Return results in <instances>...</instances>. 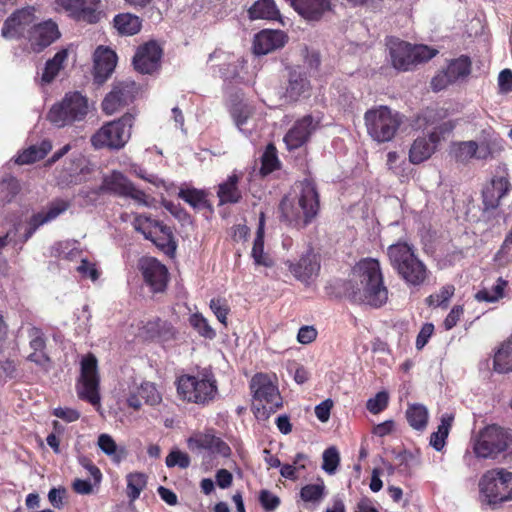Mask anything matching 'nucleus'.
Masks as SVG:
<instances>
[{
  "mask_svg": "<svg viewBox=\"0 0 512 512\" xmlns=\"http://www.w3.org/2000/svg\"><path fill=\"white\" fill-rule=\"evenodd\" d=\"M354 271L359 278V282L350 293L351 299L355 303L372 308L383 306L388 300V289L384 285L379 261L374 258L362 259L357 263Z\"/></svg>",
  "mask_w": 512,
  "mask_h": 512,
  "instance_id": "f257e3e1",
  "label": "nucleus"
},
{
  "mask_svg": "<svg viewBox=\"0 0 512 512\" xmlns=\"http://www.w3.org/2000/svg\"><path fill=\"white\" fill-rule=\"evenodd\" d=\"M319 210V195L315 185L305 180L302 183L301 194L297 202L283 197L279 204L281 221L297 228L307 226Z\"/></svg>",
  "mask_w": 512,
  "mask_h": 512,
  "instance_id": "f03ea898",
  "label": "nucleus"
},
{
  "mask_svg": "<svg viewBox=\"0 0 512 512\" xmlns=\"http://www.w3.org/2000/svg\"><path fill=\"white\" fill-rule=\"evenodd\" d=\"M389 262L399 277L410 286H420L428 278V269L412 244L399 241L387 248Z\"/></svg>",
  "mask_w": 512,
  "mask_h": 512,
  "instance_id": "7ed1b4c3",
  "label": "nucleus"
},
{
  "mask_svg": "<svg viewBox=\"0 0 512 512\" xmlns=\"http://www.w3.org/2000/svg\"><path fill=\"white\" fill-rule=\"evenodd\" d=\"M177 394L183 401L206 405L218 393L217 380L210 368L198 370L196 374H184L176 380Z\"/></svg>",
  "mask_w": 512,
  "mask_h": 512,
  "instance_id": "20e7f679",
  "label": "nucleus"
},
{
  "mask_svg": "<svg viewBox=\"0 0 512 512\" xmlns=\"http://www.w3.org/2000/svg\"><path fill=\"white\" fill-rule=\"evenodd\" d=\"M393 68L400 72L414 70L438 54V50L424 44H411L398 38H390L387 43Z\"/></svg>",
  "mask_w": 512,
  "mask_h": 512,
  "instance_id": "39448f33",
  "label": "nucleus"
},
{
  "mask_svg": "<svg viewBox=\"0 0 512 512\" xmlns=\"http://www.w3.org/2000/svg\"><path fill=\"white\" fill-rule=\"evenodd\" d=\"M253 405L258 414L268 418L270 413L282 407V397L278 386L271 376L265 373L255 374L250 381Z\"/></svg>",
  "mask_w": 512,
  "mask_h": 512,
  "instance_id": "423d86ee",
  "label": "nucleus"
},
{
  "mask_svg": "<svg viewBox=\"0 0 512 512\" xmlns=\"http://www.w3.org/2000/svg\"><path fill=\"white\" fill-rule=\"evenodd\" d=\"M512 441L511 435L503 427L491 424L481 429L473 440V452L478 458L495 459L505 452Z\"/></svg>",
  "mask_w": 512,
  "mask_h": 512,
  "instance_id": "0eeeda50",
  "label": "nucleus"
},
{
  "mask_svg": "<svg viewBox=\"0 0 512 512\" xmlns=\"http://www.w3.org/2000/svg\"><path fill=\"white\" fill-rule=\"evenodd\" d=\"M88 113V100L80 92H68L64 98L52 105L47 119L55 125L66 126L81 121Z\"/></svg>",
  "mask_w": 512,
  "mask_h": 512,
  "instance_id": "6e6552de",
  "label": "nucleus"
},
{
  "mask_svg": "<svg viewBox=\"0 0 512 512\" xmlns=\"http://www.w3.org/2000/svg\"><path fill=\"white\" fill-rule=\"evenodd\" d=\"M480 492L490 504L512 500V472L503 468L486 471L479 481Z\"/></svg>",
  "mask_w": 512,
  "mask_h": 512,
  "instance_id": "1a4fd4ad",
  "label": "nucleus"
},
{
  "mask_svg": "<svg viewBox=\"0 0 512 512\" xmlns=\"http://www.w3.org/2000/svg\"><path fill=\"white\" fill-rule=\"evenodd\" d=\"M99 382L97 358L89 353L81 360L77 394L80 399L88 401L97 408H100Z\"/></svg>",
  "mask_w": 512,
  "mask_h": 512,
  "instance_id": "9d476101",
  "label": "nucleus"
},
{
  "mask_svg": "<svg viewBox=\"0 0 512 512\" xmlns=\"http://www.w3.org/2000/svg\"><path fill=\"white\" fill-rule=\"evenodd\" d=\"M133 226L146 239L151 240L159 249L168 253L176 249L171 229L146 215H137Z\"/></svg>",
  "mask_w": 512,
  "mask_h": 512,
  "instance_id": "9b49d317",
  "label": "nucleus"
},
{
  "mask_svg": "<svg viewBox=\"0 0 512 512\" xmlns=\"http://www.w3.org/2000/svg\"><path fill=\"white\" fill-rule=\"evenodd\" d=\"M140 91V85L130 78L114 81L111 91L102 101L103 111L112 114L119 108L130 105L137 99Z\"/></svg>",
  "mask_w": 512,
  "mask_h": 512,
  "instance_id": "f8f14e48",
  "label": "nucleus"
},
{
  "mask_svg": "<svg viewBox=\"0 0 512 512\" xmlns=\"http://www.w3.org/2000/svg\"><path fill=\"white\" fill-rule=\"evenodd\" d=\"M99 193H109L120 197H129L138 203L147 205L146 194L119 171L104 175L98 189Z\"/></svg>",
  "mask_w": 512,
  "mask_h": 512,
  "instance_id": "ddd939ff",
  "label": "nucleus"
},
{
  "mask_svg": "<svg viewBox=\"0 0 512 512\" xmlns=\"http://www.w3.org/2000/svg\"><path fill=\"white\" fill-rule=\"evenodd\" d=\"M472 62L466 55L449 61L447 67L439 71L431 80V88L435 92L444 90L449 85L463 80L471 73Z\"/></svg>",
  "mask_w": 512,
  "mask_h": 512,
  "instance_id": "4468645a",
  "label": "nucleus"
},
{
  "mask_svg": "<svg viewBox=\"0 0 512 512\" xmlns=\"http://www.w3.org/2000/svg\"><path fill=\"white\" fill-rule=\"evenodd\" d=\"M187 446L191 451L206 450L213 455L229 457L231 448L220 437L216 436L213 429L197 431L187 439Z\"/></svg>",
  "mask_w": 512,
  "mask_h": 512,
  "instance_id": "2eb2a0df",
  "label": "nucleus"
},
{
  "mask_svg": "<svg viewBox=\"0 0 512 512\" xmlns=\"http://www.w3.org/2000/svg\"><path fill=\"white\" fill-rule=\"evenodd\" d=\"M100 0H56L57 7L68 12L69 16L77 21L89 24L100 20Z\"/></svg>",
  "mask_w": 512,
  "mask_h": 512,
  "instance_id": "dca6fc26",
  "label": "nucleus"
},
{
  "mask_svg": "<svg viewBox=\"0 0 512 512\" xmlns=\"http://www.w3.org/2000/svg\"><path fill=\"white\" fill-rule=\"evenodd\" d=\"M162 48L159 44L150 40L140 45L133 57V66L141 74H152L160 68Z\"/></svg>",
  "mask_w": 512,
  "mask_h": 512,
  "instance_id": "f3484780",
  "label": "nucleus"
},
{
  "mask_svg": "<svg viewBox=\"0 0 512 512\" xmlns=\"http://www.w3.org/2000/svg\"><path fill=\"white\" fill-rule=\"evenodd\" d=\"M138 266L145 282L154 292H161L165 289L168 271L162 263L153 257H142Z\"/></svg>",
  "mask_w": 512,
  "mask_h": 512,
  "instance_id": "a211bd4d",
  "label": "nucleus"
},
{
  "mask_svg": "<svg viewBox=\"0 0 512 512\" xmlns=\"http://www.w3.org/2000/svg\"><path fill=\"white\" fill-rule=\"evenodd\" d=\"M286 264L293 276L306 285L314 281L320 271L319 258L312 251L303 254L296 263L287 261Z\"/></svg>",
  "mask_w": 512,
  "mask_h": 512,
  "instance_id": "6ab92c4d",
  "label": "nucleus"
},
{
  "mask_svg": "<svg viewBox=\"0 0 512 512\" xmlns=\"http://www.w3.org/2000/svg\"><path fill=\"white\" fill-rule=\"evenodd\" d=\"M35 16L30 8L15 11L3 23L1 33L5 38H19L34 23Z\"/></svg>",
  "mask_w": 512,
  "mask_h": 512,
  "instance_id": "aec40b11",
  "label": "nucleus"
},
{
  "mask_svg": "<svg viewBox=\"0 0 512 512\" xmlns=\"http://www.w3.org/2000/svg\"><path fill=\"white\" fill-rule=\"evenodd\" d=\"M364 120L367 128H399L402 124L401 115L385 105L367 110Z\"/></svg>",
  "mask_w": 512,
  "mask_h": 512,
  "instance_id": "412c9836",
  "label": "nucleus"
},
{
  "mask_svg": "<svg viewBox=\"0 0 512 512\" xmlns=\"http://www.w3.org/2000/svg\"><path fill=\"white\" fill-rule=\"evenodd\" d=\"M305 20L320 21L324 15L332 11V0H285Z\"/></svg>",
  "mask_w": 512,
  "mask_h": 512,
  "instance_id": "4be33fe9",
  "label": "nucleus"
},
{
  "mask_svg": "<svg viewBox=\"0 0 512 512\" xmlns=\"http://www.w3.org/2000/svg\"><path fill=\"white\" fill-rule=\"evenodd\" d=\"M117 54L109 47L99 46L94 53V81L103 84L114 72Z\"/></svg>",
  "mask_w": 512,
  "mask_h": 512,
  "instance_id": "5701e85b",
  "label": "nucleus"
},
{
  "mask_svg": "<svg viewBox=\"0 0 512 512\" xmlns=\"http://www.w3.org/2000/svg\"><path fill=\"white\" fill-rule=\"evenodd\" d=\"M287 42V35L281 30H262L253 41V51L257 55H266L282 48Z\"/></svg>",
  "mask_w": 512,
  "mask_h": 512,
  "instance_id": "b1692460",
  "label": "nucleus"
},
{
  "mask_svg": "<svg viewBox=\"0 0 512 512\" xmlns=\"http://www.w3.org/2000/svg\"><path fill=\"white\" fill-rule=\"evenodd\" d=\"M511 184L507 177L500 176L492 178L482 192L484 210H495L501 199L509 192Z\"/></svg>",
  "mask_w": 512,
  "mask_h": 512,
  "instance_id": "393cba45",
  "label": "nucleus"
},
{
  "mask_svg": "<svg viewBox=\"0 0 512 512\" xmlns=\"http://www.w3.org/2000/svg\"><path fill=\"white\" fill-rule=\"evenodd\" d=\"M451 152L459 162H467L472 158L483 160L492 156L491 149L487 144L478 145L475 141L453 143Z\"/></svg>",
  "mask_w": 512,
  "mask_h": 512,
  "instance_id": "a878e982",
  "label": "nucleus"
},
{
  "mask_svg": "<svg viewBox=\"0 0 512 512\" xmlns=\"http://www.w3.org/2000/svg\"><path fill=\"white\" fill-rule=\"evenodd\" d=\"M130 138L129 130H97L91 142L97 149H120Z\"/></svg>",
  "mask_w": 512,
  "mask_h": 512,
  "instance_id": "bb28decb",
  "label": "nucleus"
},
{
  "mask_svg": "<svg viewBox=\"0 0 512 512\" xmlns=\"http://www.w3.org/2000/svg\"><path fill=\"white\" fill-rule=\"evenodd\" d=\"M440 136L436 131L429 134L428 138H417L409 151V160L413 164H420L431 157L434 153Z\"/></svg>",
  "mask_w": 512,
  "mask_h": 512,
  "instance_id": "cd10ccee",
  "label": "nucleus"
},
{
  "mask_svg": "<svg viewBox=\"0 0 512 512\" xmlns=\"http://www.w3.org/2000/svg\"><path fill=\"white\" fill-rule=\"evenodd\" d=\"M241 176L233 173L227 179L221 182L217 187V197L219 205L237 204L242 198V191L239 188Z\"/></svg>",
  "mask_w": 512,
  "mask_h": 512,
  "instance_id": "c85d7f7f",
  "label": "nucleus"
},
{
  "mask_svg": "<svg viewBox=\"0 0 512 512\" xmlns=\"http://www.w3.org/2000/svg\"><path fill=\"white\" fill-rule=\"evenodd\" d=\"M178 197L189 204L196 211L213 213V207L208 199V192L194 187H182L179 189Z\"/></svg>",
  "mask_w": 512,
  "mask_h": 512,
  "instance_id": "c756f323",
  "label": "nucleus"
},
{
  "mask_svg": "<svg viewBox=\"0 0 512 512\" xmlns=\"http://www.w3.org/2000/svg\"><path fill=\"white\" fill-rule=\"evenodd\" d=\"M71 206V201L63 198H56L49 202L45 209L34 214L36 226H42L56 219L67 211Z\"/></svg>",
  "mask_w": 512,
  "mask_h": 512,
  "instance_id": "7c9ffc66",
  "label": "nucleus"
},
{
  "mask_svg": "<svg viewBox=\"0 0 512 512\" xmlns=\"http://www.w3.org/2000/svg\"><path fill=\"white\" fill-rule=\"evenodd\" d=\"M493 369L501 374L512 372V335L500 343L495 351Z\"/></svg>",
  "mask_w": 512,
  "mask_h": 512,
  "instance_id": "2f4dec72",
  "label": "nucleus"
},
{
  "mask_svg": "<svg viewBox=\"0 0 512 512\" xmlns=\"http://www.w3.org/2000/svg\"><path fill=\"white\" fill-rule=\"evenodd\" d=\"M311 84L307 76L303 73L292 71L289 74L288 85L286 88V97L296 101L301 96L309 93Z\"/></svg>",
  "mask_w": 512,
  "mask_h": 512,
  "instance_id": "473e14b6",
  "label": "nucleus"
},
{
  "mask_svg": "<svg viewBox=\"0 0 512 512\" xmlns=\"http://www.w3.org/2000/svg\"><path fill=\"white\" fill-rule=\"evenodd\" d=\"M52 149V144L48 140H43L39 145H31L19 153L15 158L18 165L32 164L43 159Z\"/></svg>",
  "mask_w": 512,
  "mask_h": 512,
  "instance_id": "72a5a7b5",
  "label": "nucleus"
},
{
  "mask_svg": "<svg viewBox=\"0 0 512 512\" xmlns=\"http://www.w3.org/2000/svg\"><path fill=\"white\" fill-rule=\"evenodd\" d=\"M248 15L251 20H277L280 18V12L274 0H257L248 9Z\"/></svg>",
  "mask_w": 512,
  "mask_h": 512,
  "instance_id": "f704fd0d",
  "label": "nucleus"
},
{
  "mask_svg": "<svg viewBox=\"0 0 512 512\" xmlns=\"http://www.w3.org/2000/svg\"><path fill=\"white\" fill-rule=\"evenodd\" d=\"M97 445L99 449L116 464H119L127 456L126 448L118 446L109 434H100L97 440Z\"/></svg>",
  "mask_w": 512,
  "mask_h": 512,
  "instance_id": "c9c22d12",
  "label": "nucleus"
},
{
  "mask_svg": "<svg viewBox=\"0 0 512 512\" xmlns=\"http://www.w3.org/2000/svg\"><path fill=\"white\" fill-rule=\"evenodd\" d=\"M114 27L119 34L132 36L140 32L142 27L141 19L131 13H121L113 19Z\"/></svg>",
  "mask_w": 512,
  "mask_h": 512,
  "instance_id": "e433bc0d",
  "label": "nucleus"
},
{
  "mask_svg": "<svg viewBox=\"0 0 512 512\" xmlns=\"http://www.w3.org/2000/svg\"><path fill=\"white\" fill-rule=\"evenodd\" d=\"M59 35L58 27L52 21H45L34 26V38L37 45L42 48L52 44Z\"/></svg>",
  "mask_w": 512,
  "mask_h": 512,
  "instance_id": "4c0bfd02",
  "label": "nucleus"
},
{
  "mask_svg": "<svg viewBox=\"0 0 512 512\" xmlns=\"http://www.w3.org/2000/svg\"><path fill=\"white\" fill-rule=\"evenodd\" d=\"M68 57V52L65 49L58 51L53 58L47 60L41 80L45 84L51 83L60 70L63 68V64Z\"/></svg>",
  "mask_w": 512,
  "mask_h": 512,
  "instance_id": "58836bf2",
  "label": "nucleus"
},
{
  "mask_svg": "<svg viewBox=\"0 0 512 512\" xmlns=\"http://www.w3.org/2000/svg\"><path fill=\"white\" fill-rule=\"evenodd\" d=\"M453 420L454 416L452 414H445L441 417V423L438 426V430L433 432L430 437V445L435 450L441 451L445 446Z\"/></svg>",
  "mask_w": 512,
  "mask_h": 512,
  "instance_id": "ea45409f",
  "label": "nucleus"
},
{
  "mask_svg": "<svg viewBox=\"0 0 512 512\" xmlns=\"http://www.w3.org/2000/svg\"><path fill=\"white\" fill-rule=\"evenodd\" d=\"M406 418L412 428L423 430L428 422L427 408L421 404L410 405L406 411Z\"/></svg>",
  "mask_w": 512,
  "mask_h": 512,
  "instance_id": "a19ab883",
  "label": "nucleus"
},
{
  "mask_svg": "<svg viewBox=\"0 0 512 512\" xmlns=\"http://www.w3.org/2000/svg\"><path fill=\"white\" fill-rule=\"evenodd\" d=\"M280 168V161L277 156V149L274 144L270 143L267 145L262 157H261V169L262 175H268L273 171Z\"/></svg>",
  "mask_w": 512,
  "mask_h": 512,
  "instance_id": "79ce46f5",
  "label": "nucleus"
},
{
  "mask_svg": "<svg viewBox=\"0 0 512 512\" xmlns=\"http://www.w3.org/2000/svg\"><path fill=\"white\" fill-rule=\"evenodd\" d=\"M147 476L141 472H134L127 475L128 496L131 500H136L141 491L146 487Z\"/></svg>",
  "mask_w": 512,
  "mask_h": 512,
  "instance_id": "37998d69",
  "label": "nucleus"
},
{
  "mask_svg": "<svg viewBox=\"0 0 512 512\" xmlns=\"http://www.w3.org/2000/svg\"><path fill=\"white\" fill-rule=\"evenodd\" d=\"M251 255L256 265L271 267L272 259L264 252V235L256 234L254 239Z\"/></svg>",
  "mask_w": 512,
  "mask_h": 512,
  "instance_id": "c03bdc74",
  "label": "nucleus"
},
{
  "mask_svg": "<svg viewBox=\"0 0 512 512\" xmlns=\"http://www.w3.org/2000/svg\"><path fill=\"white\" fill-rule=\"evenodd\" d=\"M230 114L234 119V123L237 126H241L246 123V120L250 116V108L247 104L243 103L242 100L236 95L235 99H231Z\"/></svg>",
  "mask_w": 512,
  "mask_h": 512,
  "instance_id": "a18cd8bd",
  "label": "nucleus"
},
{
  "mask_svg": "<svg viewBox=\"0 0 512 512\" xmlns=\"http://www.w3.org/2000/svg\"><path fill=\"white\" fill-rule=\"evenodd\" d=\"M138 394L146 404L151 406H156L162 401L161 393L152 382H143L138 388Z\"/></svg>",
  "mask_w": 512,
  "mask_h": 512,
  "instance_id": "49530a36",
  "label": "nucleus"
},
{
  "mask_svg": "<svg viewBox=\"0 0 512 512\" xmlns=\"http://www.w3.org/2000/svg\"><path fill=\"white\" fill-rule=\"evenodd\" d=\"M506 286H507V281L502 278H498L496 284L491 289L493 291V297L488 296L487 289L484 288V289L479 290L475 294V298L479 302H483V301L489 302V303L496 302L504 296V289L506 288Z\"/></svg>",
  "mask_w": 512,
  "mask_h": 512,
  "instance_id": "de8ad7c7",
  "label": "nucleus"
},
{
  "mask_svg": "<svg viewBox=\"0 0 512 512\" xmlns=\"http://www.w3.org/2000/svg\"><path fill=\"white\" fill-rule=\"evenodd\" d=\"M309 136V130H288L284 136V142L289 150H294L304 145Z\"/></svg>",
  "mask_w": 512,
  "mask_h": 512,
  "instance_id": "09e8293b",
  "label": "nucleus"
},
{
  "mask_svg": "<svg viewBox=\"0 0 512 512\" xmlns=\"http://www.w3.org/2000/svg\"><path fill=\"white\" fill-rule=\"evenodd\" d=\"M189 322L201 336L209 339L215 337V331L210 327L207 320L201 314L195 313L191 315Z\"/></svg>",
  "mask_w": 512,
  "mask_h": 512,
  "instance_id": "8fccbe9b",
  "label": "nucleus"
},
{
  "mask_svg": "<svg viewBox=\"0 0 512 512\" xmlns=\"http://www.w3.org/2000/svg\"><path fill=\"white\" fill-rule=\"evenodd\" d=\"M165 463L167 467L178 466L182 469H186L190 465V457L187 453L180 450H172L166 457Z\"/></svg>",
  "mask_w": 512,
  "mask_h": 512,
  "instance_id": "3c124183",
  "label": "nucleus"
},
{
  "mask_svg": "<svg viewBox=\"0 0 512 512\" xmlns=\"http://www.w3.org/2000/svg\"><path fill=\"white\" fill-rule=\"evenodd\" d=\"M454 291H455V288L453 285H446L441 288L439 293L430 295L427 298V301H428L429 305L447 306L448 301L454 295Z\"/></svg>",
  "mask_w": 512,
  "mask_h": 512,
  "instance_id": "603ef678",
  "label": "nucleus"
},
{
  "mask_svg": "<svg viewBox=\"0 0 512 512\" xmlns=\"http://www.w3.org/2000/svg\"><path fill=\"white\" fill-rule=\"evenodd\" d=\"M340 457L336 448L330 447L326 449L323 453V465L322 468L328 474L335 473L337 466L339 464Z\"/></svg>",
  "mask_w": 512,
  "mask_h": 512,
  "instance_id": "864d4df0",
  "label": "nucleus"
},
{
  "mask_svg": "<svg viewBox=\"0 0 512 512\" xmlns=\"http://www.w3.org/2000/svg\"><path fill=\"white\" fill-rule=\"evenodd\" d=\"M389 396L385 391L378 392L375 397L370 398L366 403V408L372 414H378L388 405Z\"/></svg>",
  "mask_w": 512,
  "mask_h": 512,
  "instance_id": "5fc2aeb1",
  "label": "nucleus"
},
{
  "mask_svg": "<svg viewBox=\"0 0 512 512\" xmlns=\"http://www.w3.org/2000/svg\"><path fill=\"white\" fill-rule=\"evenodd\" d=\"M323 492V484H310L301 489L300 496L306 502L318 501L322 498Z\"/></svg>",
  "mask_w": 512,
  "mask_h": 512,
  "instance_id": "6e6d98bb",
  "label": "nucleus"
},
{
  "mask_svg": "<svg viewBox=\"0 0 512 512\" xmlns=\"http://www.w3.org/2000/svg\"><path fill=\"white\" fill-rule=\"evenodd\" d=\"M29 346L33 351L45 350L46 341L43 332L37 327L28 330Z\"/></svg>",
  "mask_w": 512,
  "mask_h": 512,
  "instance_id": "4d7b16f0",
  "label": "nucleus"
},
{
  "mask_svg": "<svg viewBox=\"0 0 512 512\" xmlns=\"http://www.w3.org/2000/svg\"><path fill=\"white\" fill-rule=\"evenodd\" d=\"M210 308L217 317V319L226 326L229 307L227 306L225 301L222 299H212L210 301Z\"/></svg>",
  "mask_w": 512,
  "mask_h": 512,
  "instance_id": "13d9d810",
  "label": "nucleus"
},
{
  "mask_svg": "<svg viewBox=\"0 0 512 512\" xmlns=\"http://www.w3.org/2000/svg\"><path fill=\"white\" fill-rule=\"evenodd\" d=\"M27 360L35 363L44 371H48L51 366V360L45 350L31 352L28 354Z\"/></svg>",
  "mask_w": 512,
  "mask_h": 512,
  "instance_id": "bf43d9fd",
  "label": "nucleus"
},
{
  "mask_svg": "<svg viewBox=\"0 0 512 512\" xmlns=\"http://www.w3.org/2000/svg\"><path fill=\"white\" fill-rule=\"evenodd\" d=\"M136 115L134 113H126L117 121L104 123L101 128H132L135 123Z\"/></svg>",
  "mask_w": 512,
  "mask_h": 512,
  "instance_id": "052dcab7",
  "label": "nucleus"
},
{
  "mask_svg": "<svg viewBox=\"0 0 512 512\" xmlns=\"http://www.w3.org/2000/svg\"><path fill=\"white\" fill-rule=\"evenodd\" d=\"M259 501L262 507L268 511L275 510L279 504L280 499L268 490H262L259 495Z\"/></svg>",
  "mask_w": 512,
  "mask_h": 512,
  "instance_id": "680f3d73",
  "label": "nucleus"
},
{
  "mask_svg": "<svg viewBox=\"0 0 512 512\" xmlns=\"http://www.w3.org/2000/svg\"><path fill=\"white\" fill-rule=\"evenodd\" d=\"M77 271L83 276L96 281L99 278V271L95 263L89 262L87 259H82Z\"/></svg>",
  "mask_w": 512,
  "mask_h": 512,
  "instance_id": "e2e57ef3",
  "label": "nucleus"
},
{
  "mask_svg": "<svg viewBox=\"0 0 512 512\" xmlns=\"http://www.w3.org/2000/svg\"><path fill=\"white\" fill-rule=\"evenodd\" d=\"M79 463L92 476V478L94 480V485L100 484L101 479H102V473H101L100 469L96 465H94L93 462L89 458L84 457V456L79 458Z\"/></svg>",
  "mask_w": 512,
  "mask_h": 512,
  "instance_id": "0e129e2a",
  "label": "nucleus"
},
{
  "mask_svg": "<svg viewBox=\"0 0 512 512\" xmlns=\"http://www.w3.org/2000/svg\"><path fill=\"white\" fill-rule=\"evenodd\" d=\"M434 332V325L432 323H425L416 338V348L421 350L429 341Z\"/></svg>",
  "mask_w": 512,
  "mask_h": 512,
  "instance_id": "69168bd1",
  "label": "nucleus"
},
{
  "mask_svg": "<svg viewBox=\"0 0 512 512\" xmlns=\"http://www.w3.org/2000/svg\"><path fill=\"white\" fill-rule=\"evenodd\" d=\"M317 337V330L314 326H302L297 334V340L301 344H310Z\"/></svg>",
  "mask_w": 512,
  "mask_h": 512,
  "instance_id": "338daca9",
  "label": "nucleus"
},
{
  "mask_svg": "<svg viewBox=\"0 0 512 512\" xmlns=\"http://www.w3.org/2000/svg\"><path fill=\"white\" fill-rule=\"evenodd\" d=\"M498 86L503 93L512 91V71L510 69H504L499 73Z\"/></svg>",
  "mask_w": 512,
  "mask_h": 512,
  "instance_id": "774afa93",
  "label": "nucleus"
}]
</instances>
